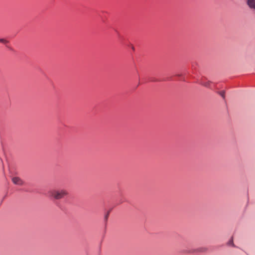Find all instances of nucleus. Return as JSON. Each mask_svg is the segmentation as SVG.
Instances as JSON below:
<instances>
[{
	"instance_id": "7ed1b4c3",
	"label": "nucleus",
	"mask_w": 255,
	"mask_h": 255,
	"mask_svg": "<svg viewBox=\"0 0 255 255\" xmlns=\"http://www.w3.org/2000/svg\"><path fill=\"white\" fill-rule=\"evenodd\" d=\"M247 3L251 8L255 9V0H248Z\"/></svg>"
},
{
	"instance_id": "39448f33",
	"label": "nucleus",
	"mask_w": 255,
	"mask_h": 255,
	"mask_svg": "<svg viewBox=\"0 0 255 255\" xmlns=\"http://www.w3.org/2000/svg\"><path fill=\"white\" fill-rule=\"evenodd\" d=\"M0 42L5 44V43H7L8 41L4 39L1 38V39H0Z\"/></svg>"
},
{
	"instance_id": "f257e3e1",
	"label": "nucleus",
	"mask_w": 255,
	"mask_h": 255,
	"mask_svg": "<svg viewBox=\"0 0 255 255\" xmlns=\"http://www.w3.org/2000/svg\"><path fill=\"white\" fill-rule=\"evenodd\" d=\"M68 195V192L65 189H53L49 192V196L55 200L63 199Z\"/></svg>"
},
{
	"instance_id": "0eeeda50",
	"label": "nucleus",
	"mask_w": 255,
	"mask_h": 255,
	"mask_svg": "<svg viewBox=\"0 0 255 255\" xmlns=\"http://www.w3.org/2000/svg\"><path fill=\"white\" fill-rule=\"evenodd\" d=\"M206 250H207V249L206 248H201V249H199L198 251L204 252H205Z\"/></svg>"
},
{
	"instance_id": "6e6552de",
	"label": "nucleus",
	"mask_w": 255,
	"mask_h": 255,
	"mask_svg": "<svg viewBox=\"0 0 255 255\" xmlns=\"http://www.w3.org/2000/svg\"><path fill=\"white\" fill-rule=\"evenodd\" d=\"M109 213H108L107 214V215H106V216H105V219H106V220H107V219H108V217H109Z\"/></svg>"
},
{
	"instance_id": "20e7f679",
	"label": "nucleus",
	"mask_w": 255,
	"mask_h": 255,
	"mask_svg": "<svg viewBox=\"0 0 255 255\" xmlns=\"http://www.w3.org/2000/svg\"><path fill=\"white\" fill-rule=\"evenodd\" d=\"M200 83L202 85L206 87H210L211 84V82L210 81H206L204 80L201 81Z\"/></svg>"
},
{
	"instance_id": "423d86ee",
	"label": "nucleus",
	"mask_w": 255,
	"mask_h": 255,
	"mask_svg": "<svg viewBox=\"0 0 255 255\" xmlns=\"http://www.w3.org/2000/svg\"><path fill=\"white\" fill-rule=\"evenodd\" d=\"M225 91H221V92H220V95H221V96L223 98H225Z\"/></svg>"
},
{
	"instance_id": "f03ea898",
	"label": "nucleus",
	"mask_w": 255,
	"mask_h": 255,
	"mask_svg": "<svg viewBox=\"0 0 255 255\" xmlns=\"http://www.w3.org/2000/svg\"><path fill=\"white\" fill-rule=\"evenodd\" d=\"M12 182L17 185H22L23 183L22 180L18 177H14L12 178Z\"/></svg>"
}]
</instances>
